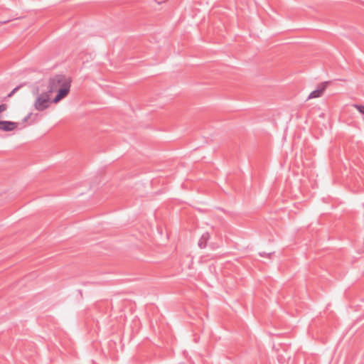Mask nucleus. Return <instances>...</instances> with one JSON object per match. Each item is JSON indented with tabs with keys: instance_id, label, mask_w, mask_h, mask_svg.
Here are the masks:
<instances>
[{
	"instance_id": "obj_10",
	"label": "nucleus",
	"mask_w": 364,
	"mask_h": 364,
	"mask_svg": "<svg viewBox=\"0 0 364 364\" xmlns=\"http://www.w3.org/2000/svg\"><path fill=\"white\" fill-rule=\"evenodd\" d=\"M19 89V86L15 87L8 95V97L12 96Z\"/></svg>"
},
{
	"instance_id": "obj_8",
	"label": "nucleus",
	"mask_w": 364,
	"mask_h": 364,
	"mask_svg": "<svg viewBox=\"0 0 364 364\" xmlns=\"http://www.w3.org/2000/svg\"><path fill=\"white\" fill-rule=\"evenodd\" d=\"M7 109V105L6 104L0 105V114L3 112L6 111Z\"/></svg>"
},
{
	"instance_id": "obj_2",
	"label": "nucleus",
	"mask_w": 364,
	"mask_h": 364,
	"mask_svg": "<svg viewBox=\"0 0 364 364\" xmlns=\"http://www.w3.org/2000/svg\"><path fill=\"white\" fill-rule=\"evenodd\" d=\"M50 95V93L47 90L38 96L34 103V107L37 110L43 111L49 107Z\"/></svg>"
},
{
	"instance_id": "obj_9",
	"label": "nucleus",
	"mask_w": 364,
	"mask_h": 364,
	"mask_svg": "<svg viewBox=\"0 0 364 364\" xmlns=\"http://www.w3.org/2000/svg\"><path fill=\"white\" fill-rule=\"evenodd\" d=\"M31 116H32V113H31H31H28V114H27V115H26V116L23 119L22 122H23V123H25V122H28V121L30 119V118H31Z\"/></svg>"
},
{
	"instance_id": "obj_12",
	"label": "nucleus",
	"mask_w": 364,
	"mask_h": 364,
	"mask_svg": "<svg viewBox=\"0 0 364 364\" xmlns=\"http://www.w3.org/2000/svg\"><path fill=\"white\" fill-rule=\"evenodd\" d=\"M8 21H4L1 22V23H6V22H8Z\"/></svg>"
},
{
	"instance_id": "obj_11",
	"label": "nucleus",
	"mask_w": 364,
	"mask_h": 364,
	"mask_svg": "<svg viewBox=\"0 0 364 364\" xmlns=\"http://www.w3.org/2000/svg\"><path fill=\"white\" fill-rule=\"evenodd\" d=\"M156 3H158L159 4L163 3L165 1V0H155Z\"/></svg>"
},
{
	"instance_id": "obj_4",
	"label": "nucleus",
	"mask_w": 364,
	"mask_h": 364,
	"mask_svg": "<svg viewBox=\"0 0 364 364\" xmlns=\"http://www.w3.org/2000/svg\"><path fill=\"white\" fill-rule=\"evenodd\" d=\"M18 123L11 121H0V130L11 132L18 127Z\"/></svg>"
},
{
	"instance_id": "obj_1",
	"label": "nucleus",
	"mask_w": 364,
	"mask_h": 364,
	"mask_svg": "<svg viewBox=\"0 0 364 364\" xmlns=\"http://www.w3.org/2000/svg\"><path fill=\"white\" fill-rule=\"evenodd\" d=\"M70 86L71 79L64 75H55L50 77L48 81V91L50 94L57 92L52 102L56 104L65 97L70 92Z\"/></svg>"
},
{
	"instance_id": "obj_6",
	"label": "nucleus",
	"mask_w": 364,
	"mask_h": 364,
	"mask_svg": "<svg viewBox=\"0 0 364 364\" xmlns=\"http://www.w3.org/2000/svg\"><path fill=\"white\" fill-rule=\"evenodd\" d=\"M353 107H355L360 114L364 115V105L355 104Z\"/></svg>"
},
{
	"instance_id": "obj_5",
	"label": "nucleus",
	"mask_w": 364,
	"mask_h": 364,
	"mask_svg": "<svg viewBox=\"0 0 364 364\" xmlns=\"http://www.w3.org/2000/svg\"><path fill=\"white\" fill-rule=\"evenodd\" d=\"M210 239V235L208 232H204L198 241V246L203 249L207 246V242Z\"/></svg>"
},
{
	"instance_id": "obj_7",
	"label": "nucleus",
	"mask_w": 364,
	"mask_h": 364,
	"mask_svg": "<svg viewBox=\"0 0 364 364\" xmlns=\"http://www.w3.org/2000/svg\"><path fill=\"white\" fill-rule=\"evenodd\" d=\"M274 254V252H269V253H267L265 252H259V255L260 257H268V258H270L271 256Z\"/></svg>"
},
{
	"instance_id": "obj_13",
	"label": "nucleus",
	"mask_w": 364,
	"mask_h": 364,
	"mask_svg": "<svg viewBox=\"0 0 364 364\" xmlns=\"http://www.w3.org/2000/svg\"><path fill=\"white\" fill-rule=\"evenodd\" d=\"M211 247H212L213 249H214V248H215V245H211Z\"/></svg>"
},
{
	"instance_id": "obj_3",
	"label": "nucleus",
	"mask_w": 364,
	"mask_h": 364,
	"mask_svg": "<svg viewBox=\"0 0 364 364\" xmlns=\"http://www.w3.org/2000/svg\"><path fill=\"white\" fill-rule=\"evenodd\" d=\"M328 83H329V82H323L320 83L317 86L316 89L315 90L312 91L309 94V95L308 97V100L321 97L322 95V94L323 93L324 90L326 89Z\"/></svg>"
}]
</instances>
